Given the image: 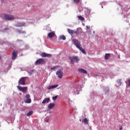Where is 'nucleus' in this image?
<instances>
[{
    "mask_svg": "<svg viewBox=\"0 0 130 130\" xmlns=\"http://www.w3.org/2000/svg\"><path fill=\"white\" fill-rule=\"evenodd\" d=\"M73 44L76 46L82 53L84 54H86V51L84 49H83V47H81V44H80V42L78 40L74 39L73 40Z\"/></svg>",
    "mask_w": 130,
    "mask_h": 130,
    "instance_id": "nucleus-1",
    "label": "nucleus"
},
{
    "mask_svg": "<svg viewBox=\"0 0 130 130\" xmlns=\"http://www.w3.org/2000/svg\"><path fill=\"white\" fill-rule=\"evenodd\" d=\"M1 17L4 20H7L8 21H12V20H14L15 19V17L13 15H9L5 14H3L1 15Z\"/></svg>",
    "mask_w": 130,
    "mask_h": 130,
    "instance_id": "nucleus-2",
    "label": "nucleus"
},
{
    "mask_svg": "<svg viewBox=\"0 0 130 130\" xmlns=\"http://www.w3.org/2000/svg\"><path fill=\"white\" fill-rule=\"evenodd\" d=\"M69 58L70 60H71V62L72 63V64H74V62H79V60H80L79 58H78L77 56H70L69 57Z\"/></svg>",
    "mask_w": 130,
    "mask_h": 130,
    "instance_id": "nucleus-3",
    "label": "nucleus"
},
{
    "mask_svg": "<svg viewBox=\"0 0 130 130\" xmlns=\"http://www.w3.org/2000/svg\"><path fill=\"white\" fill-rule=\"evenodd\" d=\"M46 61H45V60L43 59V58L39 59L36 61V65L38 64H44V63H46Z\"/></svg>",
    "mask_w": 130,
    "mask_h": 130,
    "instance_id": "nucleus-4",
    "label": "nucleus"
},
{
    "mask_svg": "<svg viewBox=\"0 0 130 130\" xmlns=\"http://www.w3.org/2000/svg\"><path fill=\"white\" fill-rule=\"evenodd\" d=\"M18 84L19 85H23V86L26 85V78L25 77L20 78L18 82Z\"/></svg>",
    "mask_w": 130,
    "mask_h": 130,
    "instance_id": "nucleus-5",
    "label": "nucleus"
},
{
    "mask_svg": "<svg viewBox=\"0 0 130 130\" xmlns=\"http://www.w3.org/2000/svg\"><path fill=\"white\" fill-rule=\"evenodd\" d=\"M24 102L25 103H31V99H30L29 94L26 95L25 99H24Z\"/></svg>",
    "mask_w": 130,
    "mask_h": 130,
    "instance_id": "nucleus-6",
    "label": "nucleus"
},
{
    "mask_svg": "<svg viewBox=\"0 0 130 130\" xmlns=\"http://www.w3.org/2000/svg\"><path fill=\"white\" fill-rule=\"evenodd\" d=\"M17 88L18 89V90H19V91H20V92H26L28 90L27 87H23L20 86H18Z\"/></svg>",
    "mask_w": 130,
    "mask_h": 130,
    "instance_id": "nucleus-7",
    "label": "nucleus"
},
{
    "mask_svg": "<svg viewBox=\"0 0 130 130\" xmlns=\"http://www.w3.org/2000/svg\"><path fill=\"white\" fill-rule=\"evenodd\" d=\"M56 75H57V76H58V77L59 79H61V78H62V76H63L62 71L61 70H58V71L56 72Z\"/></svg>",
    "mask_w": 130,
    "mask_h": 130,
    "instance_id": "nucleus-8",
    "label": "nucleus"
},
{
    "mask_svg": "<svg viewBox=\"0 0 130 130\" xmlns=\"http://www.w3.org/2000/svg\"><path fill=\"white\" fill-rule=\"evenodd\" d=\"M18 54V51L16 50H14L12 52V59H15L17 58V55Z\"/></svg>",
    "mask_w": 130,
    "mask_h": 130,
    "instance_id": "nucleus-9",
    "label": "nucleus"
},
{
    "mask_svg": "<svg viewBox=\"0 0 130 130\" xmlns=\"http://www.w3.org/2000/svg\"><path fill=\"white\" fill-rule=\"evenodd\" d=\"M67 31L70 35H73V34H74V33H76V34H78V31H74V30H72L70 28H68Z\"/></svg>",
    "mask_w": 130,
    "mask_h": 130,
    "instance_id": "nucleus-10",
    "label": "nucleus"
},
{
    "mask_svg": "<svg viewBox=\"0 0 130 130\" xmlns=\"http://www.w3.org/2000/svg\"><path fill=\"white\" fill-rule=\"evenodd\" d=\"M41 55L42 57H51L52 55L46 53H42Z\"/></svg>",
    "mask_w": 130,
    "mask_h": 130,
    "instance_id": "nucleus-11",
    "label": "nucleus"
},
{
    "mask_svg": "<svg viewBox=\"0 0 130 130\" xmlns=\"http://www.w3.org/2000/svg\"><path fill=\"white\" fill-rule=\"evenodd\" d=\"M57 87H58V84L54 85H50L47 87L48 90H51V89H55Z\"/></svg>",
    "mask_w": 130,
    "mask_h": 130,
    "instance_id": "nucleus-12",
    "label": "nucleus"
},
{
    "mask_svg": "<svg viewBox=\"0 0 130 130\" xmlns=\"http://www.w3.org/2000/svg\"><path fill=\"white\" fill-rule=\"evenodd\" d=\"M54 106H55V104L51 103L48 104V108H49V109H52Z\"/></svg>",
    "mask_w": 130,
    "mask_h": 130,
    "instance_id": "nucleus-13",
    "label": "nucleus"
},
{
    "mask_svg": "<svg viewBox=\"0 0 130 130\" xmlns=\"http://www.w3.org/2000/svg\"><path fill=\"white\" fill-rule=\"evenodd\" d=\"M54 35H55V32L54 31L49 32L48 34V36L49 38H52V37H54Z\"/></svg>",
    "mask_w": 130,
    "mask_h": 130,
    "instance_id": "nucleus-14",
    "label": "nucleus"
},
{
    "mask_svg": "<svg viewBox=\"0 0 130 130\" xmlns=\"http://www.w3.org/2000/svg\"><path fill=\"white\" fill-rule=\"evenodd\" d=\"M78 72L79 73H82V74H87V71L86 70L83 69L82 68H80L78 69Z\"/></svg>",
    "mask_w": 130,
    "mask_h": 130,
    "instance_id": "nucleus-15",
    "label": "nucleus"
},
{
    "mask_svg": "<svg viewBox=\"0 0 130 130\" xmlns=\"http://www.w3.org/2000/svg\"><path fill=\"white\" fill-rule=\"evenodd\" d=\"M49 101H50V99L49 98H45L43 101L42 104H45V103H49Z\"/></svg>",
    "mask_w": 130,
    "mask_h": 130,
    "instance_id": "nucleus-16",
    "label": "nucleus"
},
{
    "mask_svg": "<svg viewBox=\"0 0 130 130\" xmlns=\"http://www.w3.org/2000/svg\"><path fill=\"white\" fill-rule=\"evenodd\" d=\"M23 26H25L24 22H18L16 24V27H23Z\"/></svg>",
    "mask_w": 130,
    "mask_h": 130,
    "instance_id": "nucleus-17",
    "label": "nucleus"
},
{
    "mask_svg": "<svg viewBox=\"0 0 130 130\" xmlns=\"http://www.w3.org/2000/svg\"><path fill=\"white\" fill-rule=\"evenodd\" d=\"M109 57H110V54H106L105 55V59L106 60H107L108 59H109Z\"/></svg>",
    "mask_w": 130,
    "mask_h": 130,
    "instance_id": "nucleus-18",
    "label": "nucleus"
},
{
    "mask_svg": "<svg viewBox=\"0 0 130 130\" xmlns=\"http://www.w3.org/2000/svg\"><path fill=\"white\" fill-rule=\"evenodd\" d=\"M82 122L84 123H87L88 124V119L87 118H85L83 120H82Z\"/></svg>",
    "mask_w": 130,
    "mask_h": 130,
    "instance_id": "nucleus-19",
    "label": "nucleus"
},
{
    "mask_svg": "<svg viewBox=\"0 0 130 130\" xmlns=\"http://www.w3.org/2000/svg\"><path fill=\"white\" fill-rule=\"evenodd\" d=\"M33 114V111H29L27 114V116H30V115H32Z\"/></svg>",
    "mask_w": 130,
    "mask_h": 130,
    "instance_id": "nucleus-20",
    "label": "nucleus"
},
{
    "mask_svg": "<svg viewBox=\"0 0 130 130\" xmlns=\"http://www.w3.org/2000/svg\"><path fill=\"white\" fill-rule=\"evenodd\" d=\"M17 32H18L19 34H24V33H26V32L23 31L22 30H20V29L17 30Z\"/></svg>",
    "mask_w": 130,
    "mask_h": 130,
    "instance_id": "nucleus-21",
    "label": "nucleus"
},
{
    "mask_svg": "<svg viewBox=\"0 0 130 130\" xmlns=\"http://www.w3.org/2000/svg\"><path fill=\"white\" fill-rule=\"evenodd\" d=\"M59 38H60L61 39H62V40H66V36H64L63 35L60 36L59 37Z\"/></svg>",
    "mask_w": 130,
    "mask_h": 130,
    "instance_id": "nucleus-22",
    "label": "nucleus"
},
{
    "mask_svg": "<svg viewBox=\"0 0 130 130\" xmlns=\"http://www.w3.org/2000/svg\"><path fill=\"white\" fill-rule=\"evenodd\" d=\"M58 98V95H56L55 96H53L52 98V100H53V101H56V100Z\"/></svg>",
    "mask_w": 130,
    "mask_h": 130,
    "instance_id": "nucleus-23",
    "label": "nucleus"
},
{
    "mask_svg": "<svg viewBox=\"0 0 130 130\" xmlns=\"http://www.w3.org/2000/svg\"><path fill=\"white\" fill-rule=\"evenodd\" d=\"M78 19H79V20H80L81 21H84V18H83V17L81 16H78Z\"/></svg>",
    "mask_w": 130,
    "mask_h": 130,
    "instance_id": "nucleus-24",
    "label": "nucleus"
},
{
    "mask_svg": "<svg viewBox=\"0 0 130 130\" xmlns=\"http://www.w3.org/2000/svg\"><path fill=\"white\" fill-rule=\"evenodd\" d=\"M75 4H79L80 3V0H74Z\"/></svg>",
    "mask_w": 130,
    "mask_h": 130,
    "instance_id": "nucleus-25",
    "label": "nucleus"
},
{
    "mask_svg": "<svg viewBox=\"0 0 130 130\" xmlns=\"http://www.w3.org/2000/svg\"><path fill=\"white\" fill-rule=\"evenodd\" d=\"M56 68H57V67H53V68H51V71H54V70H55V69H56Z\"/></svg>",
    "mask_w": 130,
    "mask_h": 130,
    "instance_id": "nucleus-26",
    "label": "nucleus"
},
{
    "mask_svg": "<svg viewBox=\"0 0 130 130\" xmlns=\"http://www.w3.org/2000/svg\"><path fill=\"white\" fill-rule=\"evenodd\" d=\"M128 83L127 86L130 87V79H129L128 80Z\"/></svg>",
    "mask_w": 130,
    "mask_h": 130,
    "instance_id": "nucleus-27",
    "label": "nucleus"
},
{
    "mask_svg": "<svg viewBox=\"0 0 130 130\" xmlns=\"http://www.w3.org/2000/svg\"><path fill=\"white\" fill-rule=\"evenodd\" d=\"M121 80H120L119 81H118V85H119V86H120V85H121Z\"/></svg>",
    "mask_w": 130,
    "mask_h": 130,
    "instance_id": "nucleus-28",
    "label": "nucleus"
},
{
    "mask_svg": "<svg viewBox=\"0 0 130 130\" xmlns=\"http://www.w3.org/2000/svg\"><path fill=\"white\" fill-rule=\"evenodd\" d=\"M106 93H108L109 92V89H107V90H105Z\"/></svg>",
    "mask_w": 130,
    "mask_h": 130,
    "instance_id": "nucleus-29",
    "label": "nucleus"
},
{
    "mask_svg": "<svg viewBox=\"0 0 130 130\" xmlns=\"http://www.w3.org/2000/svg\"><path fill=\"white\" fill-rule=\"evenodd\" d=\"M122 126H120L119 127V130H122Z\"/></svg>",
    "mask_w": 130,
    "mask_h": 130,
    "instance_id": "nucleus-30",
    "label": "nucleus"
},
{
    "mask_svg": "<svg viewBox=\"0 0 130 130\" xmlns=\"http://www.w3.org/2000/svg\"><path fill=\"white\" fill-rule=\"evenodd\" d=\"M86 28H87V29H90V26H86Z\"/></svg>",
    "mask_w": 130,
    "mask_h": 130,
    "instance_id": "nucleus-31",
    "label": "nucleus"
},
{
    "mask_svg": "<svg viewBox=\"0 0 130 130\" xmlns=\"http://www.w3.org/2000/svg\"><path fill=\"white\" fill-rule=\"evenodd\" d=\"M49 121V120H48V119H47V120H46V122H48Z\"/></svg>",
    "mask_w": 130,
    "mask_h": 130,
    "instance_id": "nucleus-32",
    "label": "nucleus"
},
{
    "mask_svg": "<svg viewBox=\"0 0 130 130\" xmlns=\"http://www.w3.org/2000/svg\"><path fill=\"white\" fill-rule=\"evenodd\" d=\"M5 30H9V28H6L5 29Z\"/></svg>",
    "mask_w": 130,
    "mask_h": 130,
    "instance_id": "nucleus-33",
    "label": "nucleus"
},
{
    "mask_svg": "<svg viewBox=\"0 0 130 130\" xmlns=\"http://www.w3.org/2000/svg\"><path fill=\"white\" fill-rule=\"evenodd\" d=\"M2 58V57L1 56H0V59Z\"/></svg>",
    "mask_w": 130,
    "mask_h": 130,
    "instance_id": "nucleus-34",
    "label": "nucleus"
}]
</instances>
